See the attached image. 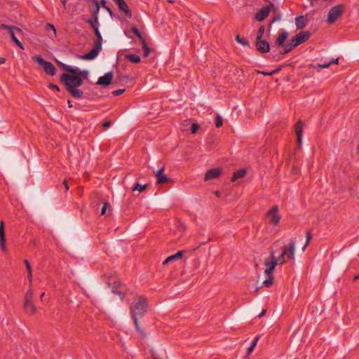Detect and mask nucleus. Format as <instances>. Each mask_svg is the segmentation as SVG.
<instances>
[{"mask_svg": "<svg viewBox=\"0 0 359 359\" xmlns=\"http://www.w3.org/2000/svg\"><path fill=\"white\" fill-rule=\"evenodd\" d=\"M60 81L72 97L76 99H81L83 97V92L78 88L83 83V80L80 76L69 72L62 73L60 76Z\"/></svg>", "mask_w": 359, "mask_h": 359, "instance_id": "obj_1", "label": "nucleus"}, {"mask_svg": "<svg viewBox=\"0 0 359 359\" xmlns=\"http://www.w3.org/2000/svg\"><path fill=\"white\" fill-rule=\"evenodd\" d=\"M147 299L145 297L140 296L130 306V311L134 320L135 329L137 332L143 337H145V333L140 326L138 318H142L146 313L147 308Z\"/></svg>", "mask_w": 359, "mask_h": 359, "instance_id": "obj_2", "label": "nucleus"}, {"mask_svg": "<svg viewBox=\"0 0 359 359\" xmlns=\"http://www.w3.org/2000/svg\"><path fill=\"white\" fill-rule=\"evenodd\" d=\"M94 32L96 36V40L94 42V47L88 53L80 55V58L86 60H90L95 58L99 53L102 50V36L99 30V28L94 29Z\"/></svg>", "mask_w": 359, "mask_h": 359, "instance_id": "obj_3", "label": "nucleus"}, {"mask_svg": "<svg viewBox=\"0 0 359 359\" xmlns=\"http://www.w3.org/2000/svg\"><path fill=\"white\" fill-rule=\"evenodd\" d=\"M344 11V6L342 4H337L332 8L328 12L327 22L330 24H333L336 20L342 15Z\"/></svg>", "mask_w": 359, "mask_h": 359, "instance_id": "obj_4", "label": "nucleus"}, {"mask_svg": "<svg viewBox=\"0 0 359 359\" xmlns=\"http://www.w3.org/2000/svg\"><path fill=\"white\" fill-rule=\"evenodd\" d=\"M266 217L268 219L269 222L273 225L277 226L281 219L280 215L278 213V206L273 205L266 212Z\"/></svg>", "mask_w": 359, "mask_h": 359, "instance_id": "obj_5", "label": "nucleus"}, {"mask_svg": "<svg viewBox=\"0 0 359 359\" xmlns=\"http://www.w3.org/2000/svg\"><path fill=\"white\" fill-rule=\"evenodd\" d=\"M1 27L7 29L12 40L15 43V44L18 47L23 49L22 43L18 39V37L21 36L22 35V30L17 27H10L4 25H1Z\"/></svg>", "mask_w": 359, "mask_h": 359, "instance_id": "obj_6", "label": "nucleus"}, {"mask_svg": "<svg viewBox=\"0 0 359 359\" xmlns=\"http://www.w3.org/2000/svg\"><path fill=\"white\" fill-rule=\"evenodd\" d=\"M60 67L63 70L71 74H76L78 76H80V78H81L82 80L83 79H87L89 74L88 70H81L78 67H72L69 65L63 64L62 62L60 63Z\"/></svg>", "mask_w": 359, "mask_h": 359, "instance_id": "obj_7", "label": "nucleus"}, {"mask_svg": "<svg viewBox=\"0 0 359 359\" xmlns=\"http://www.w3.org/2000/svg\"><path fill=\"white\" fill-rule=\"evenodd\" d=\"M274 8V4L272 2H270L269 4L264 6L261 9H259L255 15V18L259 21L262 22L269 15L271 10Z\"/></svg>", "mask_w": 359, "mask_h": 359, "instance_id": "obj_8", "label": "nucleus"}, {"mask_svg": "<svg viewBox=\"0 0 359 359\" xmlns=\"http://www.w3.org/2000/svg\"><path fill=\"white\" fill-rule=\"evenodd\" d=\"M112 1L117 6L119 11L124 14L126 18L130 19L132 18V11L125 0H112Z\"/></svg>", "mask_w": 359, "mask_h": 359, "instance_id": "obj_9", "label": "nucleus"}, {"mask_svg": "<svg viewBox=\"0 0 359 359\" xmlns=\"http://www.w3.org/2000/svg\"><path fill=\"white\" fill-rule=\"evenodd\" d=\"M282 254L287 259L294 260L295 242L291 240L287 245L282 248Z\"/></svg>", "mask_w": 359, "mask_h": 359, "instance_id": "obj_10", "label": "nucleus"}, {"mask_svg": "<svg viewBox=\"0 0 359 359\" xmlns=\"http://www.w3.org/2000/svg\"><path fill=\"white\" fill-rule=\"evenodd\" d=\"M271 257L265 262L264 273L266 275H273L275 267L277 266L275 262V256L273 250L270 251Z\"/></svg>", "mask_w": 359, "mask_h": 359, "instance_id": "obj_11", "label": "nucleus"}, {"mask_svg": "<svg viewBox=\"0 0 359 359\" xmlns=\"http://www.w3.org/2000/svg\"><path fill=\"white\" fill-rule=\"evenodd\" d=\"M311 36V33L308 31L302 32L297 34H296L294 37L292 38V42L294 43L295 47L298 46L301 43L306 41Z\"/></svg>", "mask_w": 359, "mask_h": 359, "instance_id": "obj_12", "label": "nucleus"}, {"mask_svg": "<svg viewBox=\"0 0 359 359\" xmlns=\"http://www.w3.org/2000/svg\"><path fill=\"white\" fill-rule=\"evenodd\" d=\"M255 47L262 53H266L270 50L269 43L264 39H256Z\"/></svg>", "mask_w": 359, "mask_h": 359, "instance_id": "obj_13", "label": "nucleus"}, {"mask_svg": "<svg viewBox=\"0 0 359 359\" xmlns=\"http://www.w3.org/2000/svg\"><path fill=\"white\" fill-rule=\"evenodd\" d=\"M0 248L3 252H7L8 248L6 245V232L3 221H1L0 222Z\"/></svg>", "mask_w": 359, "mask_h": 359, "instance_id": "obj_14", "label": "nucleus"}, {"mask_svg": "<svg viewBox=\"0 0 359 359\" xmlns=\"http://www.w3.org/2000/svg\"><path fill=\"white\" fill-rule=\"evenodd\" d=\"M0 248L3 252H7L8 248L6 245V232L3 221H1L0 222Z\"/></svg>", "mask_w": 359, "mask_h": 359, "instance_id": "obj_15", "label": "nucleus"}, {"mask_svg": "<svg viewBox=\"0 0 359 359\" xmlns=\"http://www.w3.org/2000/svg\"><path fill=\"white\" fill-rule=\"evenodd\" d=\"M303 126L304 123L301 120H299L294 125V132L299 147H301L302 144Z\"/></svg>", "mask_w": 359, "mask_h": 359, "instance_id": "obj_16", "label": "nucleus"}, {"mask_svg": "<svg viewBox=\"0 0 359 359\" xmlns=\"http://www.w3.org/2000/svg\"><path fill=\"white\" fill-rule=\"evenodd\" d=\"M112 79V72H107L104 76H102L98 79L97 84L102 86H107L111 83Z\"/></svg>", "mask_w": 359, "mask_h": 359, "instance_id": "obj_17", "label": "nucleus"}, {"mask_svg": "<svg viewBox=\"0 0 359 359\" xmlns=\"http://www.w3.org/2000/svg\"><path fill=\"white\" fill-rule=\"evenodd\" d=\"M222 173V170L219 168H215L208 170L205 175L204 180L209 181L215 178H217L220 176Z\"/></svg>", "mask_w": 359, "mask_h": 359, "instance_id": "obj_18", "label": "nucleus"}, {"mask_svg": "<svg viewBox=\"0 0 359 359\" xmlns=\"http://www.w3.org/2000/svg\"><path fill=\"white\" fill-rule=\"evenodd\" d=\"M309 22L307 15H300L295 18V24L299 29H303L306 26Z\"/></svg>", "mask_w": 359, "mask_h": 359, "instance_id": "obj_19", "label": "nucleus"}, {"mask_svg": "<svg viewBox=\"0 0 359 359\" xmlns=\"http://www.w3.org/2000/svg\"><path fill=\"white\" fill-rule=\"evenodd\" d=\"M164 167L154 172L155 176L157 177V184H164L168 182V178L163 175Z\"/></svg>", "mask_w": 359, "mask_h": 359, "instance_id": "obj_20", "label": "nucleus"}, {"mask_svg": "<svg viewBox=\"0 0 359 359\" xmlns=\"http://www.w3.org/2000/svg\"><path fill=\"white\" fill-rule=\"evenodd\" d=\"M287 37H288L287 32L282 31V32H278V35L275 41V44L278 47L283 46Z\"/></svg>", "mask_w": 359, "mask_h": 359, "instance_id": "obj_21", "label": "nucleus"}, {"mask_svg": "<svg viewBox=\"0 0 359 359\" xmlns=\"http://www.w3.org/2000/svg\"><path fill=\"white\" fill-rule=\"evenodd\" d=\"M57 32L55 26L50 23H46V36L53 39L56 37Z\"/></svg>", "mask_w": 359, "mask_h": 359, "instance_id": "obj_22", "label": "nucleus"}, {"mask_svg": "<svg viewBox=\"0 0 359 359\" xmlns=\"http://www.w3.org/2000/svg\"><path fill=\"white\" fill-rule=\"evenodd\" d=\"M24 309L26 313L29 315H32L35 313L36 308L32 301L25 302Z\"/></svg>", "mask_w": 359, "mask_h": 359, "instance_id": "obj_23", "label": "nucleus"}, {"mask_svg": "<svg viewBox=\"0 0 359 359\" xmlns=\"http://www.w3.org/2000/svg\"><path fill=\"white\" fill-rule=\"evenodd\" d=\"M246 175V170L244 168L240 169L234 172L231 178L232 182L236 181L238 179L243 177Z\"/></svg>", "mask_w": 359, "mask_h": 359, "instance_id": "obj_24", "label": "nucleus"}, {"mask_svg": "<svg viewBox=\"0 0 359 359\" xmlns=\"http://www.w3.org/2000/svg\"><path fill=\"white\" fill-rule=\"evenodd\" d=\"M86 22L88 23L93 29L99 28V17H91L88 18Z\"/></svg>", "mask_w": 359, "mask_h": 359, "instance_id": "obj_25", "label": "nucleus"}, {"mask_svg": "<svg viewBox=\"0 0 359 359\" xmlns=\"http://www.w3.org/2000/svg\"><path fill=\"white\" fill-rule=\"evenodd\" d=\"M283 50L280 51V54L285 55L292 51L295 48V46L292 42V40H290L289 43L283 44Z\"/></svg>", "mask_w": 359, "mask_h": 359, "instance_id": "obj_26", "label": "nucleus"}, {"mask_svg": "<svg viewBox=\"0 0 359 359\" xmlns=\"http://www.w3.org/2000/svg\"><path fill=\"white\" fill-rule=\"evenodd\" d=\"M125 58L128 59L130 62L133 63H139L141 61L140 57L135 54L126 55Z\"/></svg>", "mask_w": 359, "mask_h": 359, "instance_id": "obj_27", "label": "nucleus"}, {"mask_svg": "<svg viewBox=\"0 0 359 359\" xmlns=\"http://www.w3.org/2000/svg\"><path fill=\"white\" fill-rule=\"evenodd\" d=\"M55 73L56 69L55 66L51 62L46 61V74L53 76Z\"/></svg>", "mask_w": 359, "mask_h": 359, "instance_id": "obj_28", "label": "nucleus"}, {"mask_svg": "<svg viewBox=\"0 0 359 359\" xmlns=\"http://www.w3.org/2000/svg\"><path fill=\"white\" fill-rule=\"evenodd\" d=\"M121 285L120 282L116 281L114 283V286L112 287V292L114 294H118L122 299L124 297V294L118 290V288Z\"/></svg>", "mask_w": 359, "mask_h": 359, "instance_id": "obj_29", "label": "nucleus"}, {"mask_svg": "<svg viewBox=\"0 0 359 359\" xmlns=\"http://www.w3.org/2000/svg\"><path fill=\"white\" fill-rule=\"evenodd\" d=\"M86 1L88 3V8L90 12L95 10L97 6H100L97 0H86Z\"/></svg>", "mask_w": 359, "mask_h": 359, "instance_id": "obj_30", "label": "nucleus"}, {"mask_svg": "<svg viewBox=\"0 0 359 359\" xmlns=\"http://www.w3.org/2000/svg\"><path fill=\"white\" fill-rule=\"evenodd\" d=\"M330 65H331V62H325L323 64H317L316 65L313 66V68L316 71L320 72L323 69L328 68Z\"/></svg>", "mask_w": 359, "mask_h": 359, "instance_id": "obj_31", "label": "nucleus"}, {"mask_svg": "<svg viewBox=\"0 0 359 359\" xmlns=\"http://www.w3.org/2000/svg\"><path fill=\"white\" fill-rule=\"evenodd\" d=\"M33 60L45 69V60L41 55H34Z\"/></svg>", "mask_w": 359, "mask_h": 359, "instance_id": "obj_32", "label": "nucleus"}, {"mask_svg": "<svg viewBox=\"0 0 359 359\" xmlns=\"http://www.w3.org/2000/svg\"><path fill=\"white\" fill-rule=\"evenodd\" d=\"M100 5L107 10V11L109 13V15L113 18L114 17V13L111 11V9L107 5L106 0H101L100 1Z\"/></svg>", "mask_w": 359, "mask_h": 359, "instance_id": "obj_33", "label": "nucleus"}, {"mask_svg": "<svg viewBox=\"0 0 359 359\" xmlns=\"http://www.w3.org/2000/svg\"><path fill=\"white\" fill-rule=\"evenodd\" d=\"M268 276L267 279L263 282V286L269 287L273 283V275H266Z\"/></svg>", "mask_w": 359, "mask_h": 359, "instance_id": "obj_34", "label": "nucleus"}, {"mask_svg": "<svg viewBox=\"0 0 359 359\" xmlns=\"http://www.w3.org/2000/svg\"><path fill=\"white\" fill-rule=\"evenodd\" d=\"M280 70V68H278L271 72H264V71L257 70V74H262L264 76H272V75L275 74L276 73H278Z\"/></svg>", "mask_w": 359, "mask_h": 359, "instance_id": "obj_35", "label": "nucleus"}, {"mask_svg": "<svg viewBox=\"0 0 359 359\" xmlns=\"http://www.w3.org/2000/svg\"><path fill=\"white\" fill-rule=\"evenodd\" d=\"M184 252V251H183V250L178 251L176 254L169 256L168 259L173 261V260H175L177 259H180L182 257Z\"/></svg>", "mask_w": 359, "mask_h": 359, "instance_id": "obj_36", "label": "nucleus"}, {"mask_svg": "<svg viewBox=\"0 0 359 359\" xmlns=\"http://www.w3.org/2000/svg\"><path fill=\"white\" fill-rule=\"evenodd\" d=\"M147 187V184L141 185L137 183L134 187L133 188V191H138L139 192H142L144 191Z\"/></svg>", "mask_w": 359, "mask_h": 359, "instance_id": "obj_37", "label": "nucleus"}, {"mask_svg": "<svg viewBox=\"0 0 359 359\" xmlns=\"http://www.w3.org/2000/svg\"><path fill=\"white\" fill-rule=\"evenodd\" d=\"M33 290L32 288H29L26 294H25V302H29V301H32V297H33Z\"/></svg>", "mask_w": 359, "mask_h": 359, "instance_id": "obj_38", "label": "nucleus"}, {"mask_svg": "<svg viewBox=\"0 0 359 359\" xmlns=\"http://www.w3.org/2000/svg\"><path fill=\"white\" fill-rule=\"evenodd\" d=\"M264 32H265V27L264 26H261L259 28V29H258L257 35V39H263Z\"/></svg>", "mask_w": 359, "mask_h": 359, "instance_id": "obj_39", "label": "nucleus"}, {"mask_svg": "<svg viewBox=\"0 0 359 359\" xmlns=\"http://www.w3.org/2000/svg\"><path fill=\"white\" fill-rule=\"evenodd\" d=\"M286 257L281 253L280 256L278 258L275 257V262H276V265L278 264H283L286 262Z\"/></svg>", "mask_w": 359, "mask_h": 359, "instance_id": "obj_40", "label": "nucleus"}, {"mask_svg": "<svg viewBox=\"0 0 359 359\" xmlns=\"http://www.w3.org/2000/svg\"><path fill=\"white\" fill-rule=\"evenodd\" d=\"M312 238V236H311V233L310 231H306V243H305V245L303 246L302 248V250L304 251L305 249L306 248V247L308 246V245L309 244Z\"/></svg>", "mask_w": 359, "mask_h": 359, "instance_id": "obj_41", "label": "nucleus"}, {"mask_svg": "<svg viewBox=\"0 0 359 359\" xmlns=\"http://www.w3.org/2000/svg\"><path fill=\"white\" fill-rule=\"evenodd\" d=\"M223 124V120L220 115L217 114L215 119V127L219 128Z\"/></svg>", "mask_w": 359, "mask_h": 359, "instance_id": "obj_42", "label": "nucleus"}, {"mask_svg": "<svg viewBox=\"0 0 359 359\" xmlns=\"http://www.w3.org/2000/svg\"><path fill=\"white\" fill-rule=\"evenodd\" d=\"M236 41L238 43H241V44H242L243 46H248L249 45V42L247 40H245V39H241L239 35H237L236 36Z\"/></svg>", "mask_w": 359, "mask_h": 359, "instance_id": "obj_43", "label": "nucleus"}, {"mask_svg": "<svg viewBox=\"0 0 359 359\" xmlns=\"http://www.w3.org/2000/svg\"><path fill=\"white\" fill-rule=\"evenodd\" d=\"M144 49V57H147L151 53V48L149 47L148 44L142 46Z\"/></svg>", "mask_w": 359, "mask_h": 359, "instance_id": "obj_44", "label": "nucleus"}, {"mask_svg": "<svg viewBox=\"0 0 359 359\" xmlns=\"http://www.w3.org/2000/svg\"><path fill=\"white\" fill-rule=\"evenodd\" d=\"M100 6H97L95 10L90 11L91 17H99Z\"/></svg>", "mask_w": 359, "mask_h": 359, "instance_id": "obj_45", "label": "nucleus"}, {"mask_svg": "<svg viewBox=\"0 0 359 359\" xmlns=\"http://www.w3.org/2000/svg\"><path fill=\"white\" fill-rule=\"evenodd\" d=\"M199 128V125L198 123H193L191 126V133L194 134L197 132Z\"/></svg>", "mask_w": 359, "mask_h": 359, "instance_id": "obj_46", "label": "nucleus"}, {"mask_svg": "<svg viewBox=\"0 0 359 359\" xmlns=\"http://www.w3.org/2000/svg\"><path fill=\"white\" fill-rule=\"evenodd\" d=\"M27 271L28 280H29V282L31 283L32 282V267L29 268V269H27Z\"/></svg>", "mask_w": 359, "mask_h": 359, "instance_id": "obj_47", "label": "nucleus"}, {"mask_svg": "<svg viewBox=\"0 0 359 359\" xmlns=\"http://www.w3.org/2000/svg\"><path fill=\"white\" fill-rule=\"evenodd\" d=\"M125 92V89H118L112 92V94L115 96H118Z\"/></svg>", "mask_w": 359, "mask_h": 359, "instance_id": "obj_48", "label": "nucleus"}, {"mask_svg": "<svg viewBox=\"0 0 359 359\" xmlns=\"http://www.w3.org/2000/svg\"><path fill=\"white\" fill-rule=\"evenodd\" d=\"M109 203H104L103 204V206H102V210H101V215H104L106 213L107 208L109 206Z\"/></svg>", "mask_w": 359, "mask_h": 359, "instance_id": "obj_49", "label": "nucleus"}, {"mask_svg": "<svg viewBox=\"0 0 359 359\" xmlns=\"http://www.w3.org/2000/svg\"><path fill=\"white\" fill-rule=\"evenodd\" d=\"M111 122L110 121H106L102 123V126L104 129H107V128H109L111 126Z\"/></svg>", "mask_w": 359, "mask_h": 359, "instance_id": "obj_50", "label": "nucleus"}, {"mask_svg": "<svg viewBox=\"0 0 359 359\" xmlns=\"http://www.w3.org/2000/svg\"><path fill=\"white\" fill-rule=\"evenodd\" d=\"M280 19H281V17H280V15H277L274 16V17L272 18V20H271L270 25H271V24L274 23V22H276V21H279V20H280Z\"/></svg>", "mask_w": 359, "mask_h": 359, "instance_id": "obj_51", "label": "nucleus"}, {"mask_svg": "<svg viewBox=\"0 0 359 359\" xmlns=\"http://www.w3.org/2000/svg\"><path fill=\"white\" fill-rule=\"evenodd\" d=\"M259 337H256L253 339V341H252V344H251V345H250L252 348H255V347L256 346V345H257V342H258V341H259Z\"/></svg>", "mask_w": 359, "mask_h": 359, "instance_id": "obj_52", "label": "nucleus"}, {"mask_svg": "<svg viewBox=\"0 0 359 359\" xmlns=\"http://www.w3.org/2000/svg\"><path fill=\"white\" fill-rule=\"evenodd\" d=\"M131 32L135 34V35L139 34L140 32V30L135 27V26H133L130 29Z\"/></svg>", "mask_w": 359, "mask_h": 359, "instance_id": "obj_53", "label": "nucleus"}, {"mask_svg": "<svg viewBox=\"0 0 359 359\" xmlns=\"http://www.w3.org/2000/svg\"><path fill=\"white\" fill-rule=\"evenodd\" d=\"M139 40L140 41L142 46H145V45H147V43L146 42V40H145V39L144 38L143 36H140V38H139Z\"/></svg>", "mask_w": 359, "mask_h": 359, "instance_id": "obj_54", "label": "nucleus"}, {"mask_svg": "<svg viewBox=\"0 0 359 359\" xmlns=\"http://www.w3.org/2000/svg\"><path fill=\"white\" fill-rule=\"evenodd\" d=\"M62 185L64 186L65 189V191H68L69 187L68 186V183H67V180H64L63 182H62Z\"/></svg>", "mask_w": 359, "mask_h": 359, "instance_id": "obj_55", "label": "nucleus"}, {"mask_svg": "<svg viewBox=\"0 0 359 359\" xmlns=\"http://www.w3.org/2000/svg\"><path fill=\"white\" fill-rule=\"evenodd\" d=\"M49 88H53V89H55V90H57V91H59V90H60L59 87H58L57 85L50 84V85H49Z\"/></svg>", "mask_w": 359, "mask_h": 359, "instance_id": "obj_56", "label": "nucleus"}, {"mask_svg": "<svg viewBox=\"0 0 359 359\" xmlns=\"http://www.w3.org/2000/svg\"><path fill=\"white\" fill-rule=\"evenodd\" d=\"M254 348H252L251 346H250V347L248 348L247 350V355H249L251 354V353L252 352Z\"/></svg>", "mask_w": 359, "mask_h": 359, "instance_id": "obj_57", "label": "nucleus"}, {"mask_svg": "<svg viewBox=\"0 0 359 359\" xmlns=\"http://www.w3.org/2000/svg\"><path fill=\"white\" fill-rule=\"evenodd\" d=\"M24 262L25 264V266H26L27 269H29V268L32 267L31 265H30V263L29 262V261L27 259H25Z\"/></svg>", "mask_w": 359, "mask_h": 359, "instance_id": "obj_58", "label": "nucleus"}, {"mask_svg": "<svg viewBox=\"0 0 359 359\" xmlns=\"http://www.w3.org/2000/svg\"><path fill=\"white\" fill-rule=\"evenodd\" d=\"M266 310L263 309L262 311L261 312V313L258 315V317L259 318L263 317L266 314Z\"/></svg>", "mask_w": 359, "mask_h": 359, "instance_id": "obj_59", "label": "nucleus"}, {"mask_svg": "<svg viewBox=\"0 0 359 359\" xmlns=\"http://www.w3.org/2000/svg\"><path fill=\"white\" fill-rule=\"evenodd\" d=\"M330 62H331V65L332 64H338V62H339V57H337L336 59L332 60L331 61H330Z\"/></svg>", "mask_w": 359, "mask_h": 359, "instance_id": "obj_60", "label": "nucleus"}, {"mask_svg": "<svg viewBox=\"0 0 359 359\" xmlns=\"http://www.w3.org/2000/svg\"><path fill=\"white\" fill-rule=\"evenodd\" d=\"M6 62V59L3 57H0V64H4Z\"/></svg>", "mask_w": 359, "mask_h": 359, "instance_id": "obj_61", "label": "nucleus"}, {"mask_svg": "<svg viewBox=\"0 0 359 359\" xmlns=\"http://www.w3.org/2000/svg\"><path fill=\"white\" fill-rule=\"evenodd\" d=\"M170 262H171V260H169V259H168V258H166V259L163 261V265H165V264H168Z\"/></svg>", "mask_w": 359, "mask_h": 359, "instance_id": "obj_62", "label": "nucleus"}, {"mask_svg": "<svg viewBox=\"0 0 359 359\" xmlns=\"http://www.w3.org/2000/svg\"><path fill=\"white\" fill-rule=\"evenodd\" d=\"M67 103H68V107L69 108H72L73 107L72 104V102L70 100H68L67 101Z\"/></svg>", "mask_w": 359, "mask_h": 359, "instance_id": "obj_63", "label": "nucleus"}, {"mask_svg": "<svg viewBox=\"0 0 359 359\" xmlns=\"http://www.w3.org/2000/svg\"><path fill=\"white\" fill-rule=\"evenodd\" d=\"M358 279H359V274H358L357 276H354L353 281H356Z\"/></svg>", "mask_w": 359, "mask_h": 359, "instance_id": "obj_64", "label": "nucleus"}]
</instances>
